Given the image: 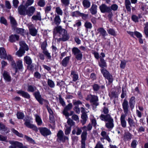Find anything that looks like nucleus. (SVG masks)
I'll use <instances>...</instances> for the list:
<instances>
[{"mask_svg":"<svg viewBox=\"0 0 148 148\" xmlns=\"http://www.w3.org/2000/svg\"><path fill=\"white\" fill-rule=\"evenodd\" d=\"M53 33L54 38L57 39L58 41H65L69 38L67 31L62 28L61 26L56 27L53 29Z\"/></svg>","mask_w":148,"mask_h":148,"instance_id":"obj_1","label":"nucleus"},{"mask_svg":"<svg viewBox=\"0 0 148 148\" xmlns=\"http://www.w3.org/2000/svg\"><path fill=\"white\" fill-rule=\"evenodd\" d=\"M122 107L125 114H122L120 117V121L121 126L124 128L126 126V122L125 117L129 112V105L128 102L126 99H124L122 103Z\"/></svg>","mask_w":148,"mask_h":148,"instance_id":"obj_2","label":"nucleus"},{"mask_svg":"<svg viewBox=\"0 0 148 148\" xmlns=\"http://www.w3.org/2000/svg\"><path fill=\"white\" fill-rule=\"evenodd\" d=\"M99 118L101 120L108 122L105 125L108 128L112 129L114 127V120L110 114L105 115L103 114H101Z\"/></svg>","mask_w":148,"mask_h":148,"instance_id":"obj_3","label":"nucleus"},{"mask_svg":"<svg viewBox=\"0 0 148 148\" xmlns=\"http://www.w3.org/2000/svg\"><path fill=\"white\" fill-rule=\"evenodd\" d=\"M86 100L89 101L92 104V106L96 107L99 105L98 102L99 99L98 97L94 95L90 94L88 95L86 98Z\"/></svg>","mask_w":148,"mask_h":148,"instance_id":"obj_4","label":"nucleus"},{"mask_svg":"<svg viewBox=\"0 0 148 148\" xmlns=\"http://www.w3.org/2000/svg\"><path fill=\"white\" fill-rule=\"evenodd\" d=\"M100 70L103 76L108 80L109 83H112L113 80L112 76L105 69H101Z\"/></svg>","mask_w":148,"mask_h":148,"instance_id":"obj_5","label":"nucleus"},{"mask_svg":"<svg viewBox=\"0 0 148 148\" xmlns=\"http://www.w3.org/2000/svg\"><path fill=\"white\" fill-rule=\"evenodd\" d=\"M11 65L12 67L15 70L14 75L17 72L18 69H22L23 68L22 62L21 60H19L16 62V63L14 61H12L11 62Z\"/></svg>","mask_w":148,"mask_h":148,"instance_id":"obj_6","label":"nucleus"},{"mask_svg":"<svg viewBox=\"0 0 148 148\" xmlns=\"http://www.w3.org/2000/svg\"><path fill=\"white\" fill-rule=\"evenodd\" d=\"M47 45V42L46 41H45L41 44V47L43 50V53L47 56L48 59L51 60V56L46 49Z\"/></svg>","mask_w":148,"mask_h":148,"instance_id":"obj_7","label":"nucleus"},{"mask_svg":"<svg viewBox=\"0 0 148 148\" xmlns=\"http://www.w3.org/2000/svg\"><path fill=\"white\" fill-rule=\"evenodd\" d=\"M57 140H59L60 141L64 142L66 140H68V138L64 135L63 131L62 130H60L57 133Z\"/></svg>","mask_w":148,"mask_h":148,"instance_id":"obj_8","label":"nucleus"},{"mask_svg":"<svg viewBox=\"0 0 148 148\" xmlns=\"http://www.w3.org/2000/svg\"><path fill=\"white\" fill-rule=\"evenodd\" d=\"M73 106L72 103H70L66 106L63 111V113L66 117V119H68L70 116V113L68 112V111L70 110Z\"/></svg>","mask_w":148,"mask_h":148,"instance_id":"obj_9","label":"nucleus"},{"mask_svg":"<svg viewBox=\"0 0 148 148\" xmlns=\"http://www.w3.org/2000/svg\"><path fill=\"white\" fill-rule=\"evenodd\" d=\"M101 12L103 13L110 12H111L110 7L108 6L105 4H102L99 6Z\"/></svg>","mask_w":148,"mask_h":148,"instance_id":"obj_10","label":"nucleus"},{"mask_svg":"<svg viewBox=\"0 0 148 148\" xmlns=\"http://www.w3.org/2000/svg\"><path fill=\"white\" fill-rule=\"evenodd\" d=\"M38 129L43 136H46L51 134V132L49 130L45 127H40Z\"/></svg>","mask_w":148,"mask_h":148,"instance_id":"obj_11","label":"nucleus"},{"mask_svg":"<svg viewBox=\"0 0 148 148\" xmlns=\"http://www.w3.org/2000/svg\"><path fill=\"white\" fill-rule=\"evenodd\" d=\"M82 129L83 131L81 135V141H86L87 139V134L86 126H84L82 127Z\"/></svg>","mask_w":148,"mask_h":148,"instance_id":"obj_12","label":"nucleus"},{"mask_svg":"<svg viewBox=\"0 0 148 148\" xmlns=\"http://www.w3.org/2000/svg\"><path fill=\"white\" fill-rule=\"evenodd\" d=\"M10 143L11 145L9 148H19L21 146V143L15 141H10Z\"/></svg>","mask_w":148,"mask_h":148,"instance_id":"obj_13","label":"nucleus"},{"mask_svg":"<svg viewBox=\"0 0 148 148\" xmlns=\"http://www.w3.org/2000/svg\"><path fill=\"white\" fill-rule=\"evenodd\" d=\"M38 101L39 102L40 104L42 105L43 103H45V106L46 104H49V101L43 99L41 96V95L40 94L39 92L38 91Z\"/></svg>","mask_w":148,"mask_h":148,"instance_id":"obj_14","label":"nucleus"},{"mask_svg":"<svg viewBox=\"0 0 148 148\" xmlns=\"http://www.w3.org/2000/svg\"><path fill=\"white\" fill-rule=\"evenodd\" d=\"M19 14L21 15L25 16L27 14V10L24 5L19 6L18 8Z\"/></svg>","mask_w":148,"mask_h":148,"instance_id":"obj_15","label":"nucleus"},{"mask_svg":"<svg viewBox=\"0 0 148 148\" xmlns=\"http://www.w3.org/2000/svg\"><path fill=\"white\" fill-rule=\"evenodd\" d=\"M28 26L30 34L33 36H36V34L37 31L34 25L31 24H29L28 25Z\"/></svg>","mask_w":148,"mask_h":148,"instance_id":"obj_16","label":"nucleus"},{"mask_svg":"<svg viewBox=\"0 0 148 148\" xmlns=\"http://www.w3.org/2000/svg\"><path fill=\"white\" fill-rule=\"evenodd\" d=\"M19 36L16 34H12L9 37V41L11 42H15L19 40Z\"/></svg>","mask_w":148,"mask_h":148,"instance_id":"obj_17","label":"nucleus"},{"mask_svg":"<svg viewBox=\"0 0 148 148\" xmlns=\"http://www.w3.org/2000/svg\"><path fill=\"white\" fill-rule=\"evenodd\" d=\"M24 124L28 128H32L34 130H36V126L32 124L30 120H27L25 121Z\"/></svg>","mask_w":148,"mask_h":148,"instance_id":"obj_18","label":"nucleus"},{"mask_svg":"<svg viewBox=\"0 0 148 148\" xmlns=\"http://www.w3.org/2000/svg\"><path fill=\"white\" fill-rule=\"evenodd\" d=\"M136 103L135 98L134 96L132 97L130 99L129 103L130 108L132 110L134 109Z\"/></svg>","mask_w":148,"mask_h":148,"instance_id":"obj_19","label":"nucleus"},{"mask_svg":"<svg viewBox=\"0 0 148 148\" xmlns=\"http://www.w3.org/2000/svg\"><path fill=\"white\" fill-rule=\"evenodd\" d=\"M24 62L26 63V64L29 65L28 67H30L31 69H32V68L34 67L32 65H31V64L32 63V60L29 57L26 56L24 57Z\"/></svg>","mask_w":148,"mask_h":148,"instance_id":"obj_20","label":"nucleus"},{"mask_svg":"<svg viewBox=\"0 0 148 148\" xmlns=\"http://www.w3.org/2000/svg\"><path fill=\"white\" fill-rule=\"evenodd\" d=\"M97 5L96 4H92L89 10L92 15L95 14L97 13Z\"/></svg>","mask_w":148,"mask_h":148,"instance_id":"obj_21","label":"nucleus"},{"mask_svg":"<svg viewBox=\"0 0 148 148\" xmlns=\"http://www.w3.org/2000/svg\"><path fill=\"white\" fill-rule=\"evenodd\" d=\"M7 53L5 49L3 47H0V56L1 58L5 59Z\"/></svg>","mask_w":148,"mask_h":148,"instance_id":"obj_22","label":"nucleus"},{"mask_svg":"<svg viewBox=\"0 0 148 148\" xmlns=\"http://www.w3.org/2000/svg\"><path fill=\"white\" fill-rule=\"evenodd\" d=\"M3 75L5 80L8 82H10L11 81V77L9 73L5 71H4Z\"/></svg>","mask_w":148,"mask_h":148,"instance_id":"obj_23","label":"nucleus"},{"mask_svg":"<svg viewBox=\"0 0 148 148\" xmlns=\"http://www.w3.org/2000/svg\"><path fill=\"white\" fill-rule=\"evenodd\" d=\"M97 31L100 33V35H101L103 38L108 35L106 31L103 27H100L98 29Z\"/></svg>","mask_w":148,"mask_h":148,"instance_id":"obj_24","label":"nucleus"},{"mask_svg":"<svg viewBox=\"0 0 148 148\" xmlns=\"http://www.w3.org/2000/svg\"><path fill=\"white\" fill-rule=\"evenodd\" d=\"M35 10V8L33 6H31L27 10V14L29 16L32 15Z\"/></svg>","mask_w":148,"mask_h":148,"instance_id":"obj_25","label":"nucleus"},{"mask_svg":"<svg viewBox=\"0 0 148 148\" xmlns=\"http://www.w3.org/2000/svg\"><path fill=\"white\" fill-rule=\"evenodd\" d=\"M81 118L82 120H81V122L82 125H84L86 123L88 118L86 113V112L83 113L82 115Z\"/></svg>","mask_w":148,"mask_h":148,"instance_id":"obj_26","label":"nucleus"},{"mask_svg":"<svg viewBox=\"0 0 148 148\" xmlns=\"http://www.w3.org/2000/svg\"><path fill=\"white\" fill-rule=\"evenodd\" d=\"M99 65L102 69H105L104 67H106L107 65L106 62L102 58H100V62H99Z\"/></svg>","mask_w":148,"mask_h":148,"instance_id":"obj_27","label":"nucleus"},{"mask_svg":"<svg viewBox=\"0 0 148 148\" xmlns=\"http://www.w3.org/2000/svg\"><path fill=\"white\" fill-rule=\"evenodd\" d=\"M17 93L21 94L23 97L27 99L29 98L30 97L29 95L27 92L22 90H19L17 92Z\"/></svg>","mask_w":148,"mask_h":148,"instance_id":"obj_28","label":"nucleus"},{"mask_svg":"<svg viewBox=\"0 0 148 148\" xmlns=\"http://www.w3.org/2000/svg\"><path fill=\"white\" fill-rule=\"evenodd\" d=\"M125 5L127 11L130 12L131 10V3L130 0H125Z\"/></svg>","mask_w":148,"mask_h":148,"instance_id":"obj_29","label":"nucleus"},{"mask_svg":"<svg viewBox=\"0 0 148 148\" xmlns=\"http://www.w3.org/2000/svg\"><path fill=\"white\" fill-rule=\"evenodd\" d=\"M132 135L130 133H125L124 136V140L125 141L130 140L132 138Z\"/></svg>","mask_w":148,"mask_h":148,"instance_id":"obj_30","label":"nucleus"},{"mask_svg":"<svg viewBox=\"0 0 148 148\" xmlns=\"http://www.w3.org/2000/svg\"><path fill=\"white\" fill-rule=\"evenodd\" d=\"M70 58V56H67L63 59L61 62L63 66L66 67L67 66Z\"/></svg>","mask_w":148,"mask_h":148,"instance_id":"obj_31","label":"nucleus"},{"mask_svg":"<svg viewBox=\"0 0 148 148\" xmlns=\"http://www.w3.org/2000/svg\"><path fill=\"white\" fill-rule=\"evenodd\" d=\"M19 45L21 47L20 48L24 50L27 51L28 50V48L27 45L23 41H21L19 42Z\"/></svg>","mask_w":148,"mask_h":148,"instance_id":"obj_32","label":"nucleus"},{"mask_svg":"<svg viewBox=\"0 0 148 148\" xmlns=\"http://www.w3.org/2000/svg\"><path fill=\"white\" fill-rule=\"evenodd\" d=\"M10 18L12 26L14 28L16 27L17 25V23L16 20L14 18L11 16L10 17Z\"/></svg>","mask_w":148,"mask_h":148,"instance_id":"obj_33","label":"nucleus"},{"mask_svg":"<svg viewBox=\"0 0 148 148\" xmlns=\"http://www.w3.org/2000/svg\"><path fill=\"white\" fill-rule=\"evenodd\" d=\"M71 75L73 78V81L75 82L77 80L78 76L75 72L74 71H71Z\"/></svg>","mask_w":148,"mask_h":148,"instance_id":"obj_34","label":"nucleus"},{"mask_svg":"<svg viewBox=\"0 0 148 148\" xmlns=\"http://www.w3.org/2000/svg\"><path fill=\"white\" fill-rule=\"evenodd\" d=\"M51 6L50 4H47L44 8L45 13L47 15L49 13L51 9Z\"/></svg>","mask_w":148,"mask_h":148,"instance_id":"obj_35","label":"nucleus"},{"mask_svg":"<svg viewBox=\"0 0 148 148\" xmlns=\"http://www.w3.org/2000/svg\"><path fill=\"white\" fill-rule=\"evenodd\" d=\"M25 52V50L20 48L19 50L16 52V55L18 57H21L23 55Z\"/></svg>","mask_w":148,"mask_h":148,"instance_id":"obj_36","label":"nucleus"},{"mask_svg":"<svg viewBox=\"0 0 148 148\" xmlns=\"http://www.w3.org/2000/svg\"><path fill=\"white\" fill-rule=\"evenodd\" d=\"M82 3L85 8H89L90 5V3L88 0H84L82 1Z\"/></svg>","mask_w":148,"mask_h":148,"instance_id":"obj_37","label":"nucleus"},{"mask_svg":"<svg viewBox=\"0 0 148 148\" xmlns=\"http://www.w3.org/2000/svg\"><path fill=\"white\" fill-rule=\"evenodd\" d=\"M72 52L73 55H76L81 53V51L77 48L74 47L72 49Z\"/></svg>","mask_w":148,"mask_h":148,"instance_id":"obj_38","label":"nucleus"},{"mask_svg":"<svg viewBox=\"0 0 148 148\" xmlns=\"http://www.w3.org/2000/svg\"><path fill=\"white\" fill-rule=\"evenodd\" d=\"M11 131L14 134L18 137H23V134L19 133L18 131L15 130L14 128H12L11 129Z\"/></svg>","mask_w":148,"mask_h":148,"instance_id":"obj_39","label":"nucleus"},{"mask_svg":"<svg viewBox=\"0 0 148 148\" xmlns=\"http://www.w3.org/2000/svg\"><path fill=\"white\" fill-rule=\"evenodd\" d=\"M54 21L55 23L57 25H58L60 23L61 20L60 16L58 15H56L54 19Z\"/></svg>","mask_w":148,"mask_h":148,"instance_id":"obj_40","label":"nucleus"},{"mask_svg":"<svg viewBox=\"0 0 148 148\" xmlns=\"http://www.w3.org/2000/svg\"><path fill=\"white\" fill-rule=\"evenodd\" d=\"M128 122L129 124L130 127H135V123L134 120L129 117L128 119Z\"/></svg>","mask_w":148,"mask_h":148,"instance_id":"obj_41","label":"nucleus"},{"mask_svg":"<svg viewBox=\"0 0 148 148\" xmlns=\"http://www.w3.org/2000/svg\"><path fill=\"white\" fill-rule=\"evenodd\" d=\"M24 138L29 143L34 144L36 143L35 141L32 138L26 136L25 135Z\"/></svg>","mask_w":148,"mask_h":148,"instance_id":"obj_42","label":"nucleus"},{"mask_svg":"<svg viewBox=\"0 0 148 148\" xmlns=\"http://www.w3.org/2000/svg\"><path fill=\"white\" fill-rule=\"evenodd\" d=\"M45 4L46 2L45 0H39L38 2V5L40 7H44Z\"/></svg>","mask_w":148,"mask_h":148,"instance_id":"obj_43","label":"nucleus"},{"mask_svg":"<svg viewBox=\"0 0 148 148\" xmlns=\"http://www.w3.org/2000/svg\"><path fill=\"white\" fill-rule=\"evenodd\" d=\"M0 128L4 131H7V133H8L10 132V130L8 129V128L5 127V126L3 124L1 123H0Z\"/></svg>","mask_w":148,"mask_h":148,"instance_id":"obj_44","label":"nucleus"},{"mask_svg":"<svg viewBox=\"0 0 148 148\" xmlns=\"http://www.w3.org/2000/svg\"><path fill=\"white\" fill-rule=\"evenodd\" d=\"M48 85L51 88H53L55 86L54 82L51 80L48 79L47 81Z\"/></svg>","mask_w":148,"mask_h":148,"instance_id":"obj_45","label":"nucleus"},{"mask_svg":"<svg viewBox=\"0 0 148 148\" xmlns=\"http://www.w3.org/2000/svg\"><path fill=\"white\" fill-rule=\"evenodd\" d=\"M56 12L58 14L60 15H62L63 14V12L60 7H57L56 8Z\"/></svg>","mask_w":148,"mask_h":148,"instance_id":"obj_46","label":"nucleus"},{"mask_svg":"<svg viewBox=\"0 0 148 148\" xmlns=\"http://www.w3.org/2000/svg\"><path fill=\"white\" fill-rule=\"evenodd\" d=\"M107 32L109 34L113 36H115L116 33L115 30L113 29L110 28L107 30Z\"/></svg>","mask_w":148,"mask_h":148,"instance_id":"obj_47","label":"nucleus"},{"mask_svg":"<svg viewBox=\"0 0 148 148\" xmlns=\"http://www.w3.org/2000/svg\"><path fill=\"white\" fill-rule=\"evenodd\" d=\"M84 25L86 29H91L92 27V24L88 21L85 23Z\"/></svg>","mask_w":148,"mask_h":148,"instance_id":"obj_48","label":"nucleus"},{"mask_svg":"<svg viewBox=\"0 0 148 148\" xmlns=\"http://www.w3.org/2000/svg\"><path fill=\"white\" fill-rule=\"evenodd\" d=\"M94 91H98L100 88V86L97 84H94L92 86Z\"/></svg>","mask_w":148,"mask_h":148,"instance_id":"obj_49","label":"nucleus"},{"mask_svg":"<svg viewBox=\"0 0 148 148\" xmlns=\"http://www.w3.org/2000/svg\"><path fill=\"white\" fill-rule=\"evenodd\" d=\"M126 63L127 61L125 60L121 61L120 64V68L123 69H124L125 67Z\"/></svg>","mask_w":148,"mask_h":148,"instance_id":"obj_50","label":"nucleus"},{"mask_svg":"<svg viewBox=\"0 0 148 148\" xmlns=\"http://www.w3.org/2000/svg\"><path fill=\"white\" fill-rule=\"evenodd\" d=\"M62 3L65 6H68L69 4L70 0H61Z\"/></svg>","mask_w":148,"mask_h":148,"instance_id":"obj_51","label":"nucleus"},{"mask_svg":"<svg viewBox=\"0 0 148 148\" xmlns=\"http://www.w3.org/2000/svg\"><path fill=\"white\" fill-rule=\"evenodd\" d=\"M17 116L18 119H22L24 117V115L22 112H18L17 114Z\"/></svg>","mask_w":148,"mask_h":148,"instance_id":"obj_52","label":"nucleus"},{"mask_svg":"<svg viewBox=\"0 0 148 148\" xmlns=\"http://www.w3.org/2000/svg\"><path fill=\"white\" fill-rule=\"evenodd\" d=\"M137 142L136 140H132L131 143V147L133 148H136L137 145Z\"/></svg>","mask_w":148,"mask_h":148,"instance_id":"obj_53","label":"nucleus"},{"mask_svg":"<svg viewBox=\"0 0 148 148\" xmlns=\"http://www.w3.org/2000/svg\"><path fill=\"white\" fill-rule=\"evenodd\" d=\"M110 7L111 10H113L114 11L117 10L118 7V5L116 4H113Z\"/></svg>","mask_w":148,"mask_h":148,"instance_id":"obj_54","label":"nucleus"},{"mask_svg":"<svg viewBox=\"0 0 148 148\" xmlns=\"http://www.w3.org/2000/svg\"><path fill=\"white\" fill-rule=\"evenodd\" d=\"M67 123L71 127V126H73L75 124V122L70 118H69L68 119Z\"/></svg>","mask_w":148,"mask_h":148,"instance_id":"obj_55","label":"nucleus"},{"mask_svg":"<svg viewBox=\"0 0 148 148\" xmlns=\"http://www.w3.org/2000/svg\"><path fill=\"white\" fill-rule=\"evenodd\" d=\"M36 89V88L35 87H34L31 85L29 86L27 90L29 91L33 92Z\"/></svg>","mask_w":148,"mask_h":148,"instance_id":"obj_56","label":"nucleus"},{"mask_svg":"<svg viewBox=\"0 0 148 148\" xmlns=\"http://www.w3.org/2000/svg\"><path fill=\"white\" fill-rule=\"evenodd\" d=\"M0 22L5 25H7V23L6 20L3 17H1L0 18Z\"/></svg>","mask_w":148,"mask_h":148,"instance_id":"obj_57","label":"nucleus"},{"mask_svg":"<svg viewBox=\"0 0 148 148\" xmlns=\"http://www.w3.org/2000/svg\"><path fill=\"white\" fill-rule=\"evenodd\" d=\"M24 29L22 28H17L16 32L17 33L23 34L24 33Z\"/></svg>","mask_w":148,"mask_h":148,"instance_id":"obj_58","label":"nucleus"},{"mask_svg":"<svg viewBox=\"0 0 148 148\" xmlns=\"http://www.w3.org/2000/svg\"><path fill=\"white\" fill-rule=\"evenodd\" d=\"M75 58L77 59V60H82L83 55L82 53H80L75 56Z\"/></svg>","mask_w":148,"mask_h":148,"instance_id":"obj_59","label":"nucleus"},{"mask_svg":"<svg viewBox=\"0 0 148 148\" xmlns=\"http://www.w3.org/2000/svg\"><path fill=\"white\" fill-rule=\"evenodd\" d=\"M80 14V12L78 11H76L74 12H73L71 13V16L73 17H77V16L78 15H79Z\"/></svg>","mask_w":148,"mask_h":148,"instance_id":"obj_60","label":"nucleus"},{"mask_svg":"<svg viewBox=\"0 0 148 148\" xmlns=\"http://www.w3.org/2000/svg\"><path fill=\"white\" fill-rule=\"evenodd\" d=\"M76 134L77 135H80L82 132V127L81 128L76 127Z\"/></svg>","mask_w":148,"mask_h":148,"instance_id":"obj_61","label":"nucleus"},{"mask_svg":"<svg viewBox=\"0 0 148 148\" xmlns=\"http://www.w3.org/2000/svg\"><path fill=\"white\" fill-rule=\"evenodd\" d=\"M132 19L135 22H138V17L136 15H133L132 17Z\"/></svg>","mask_w":148,"mask_h":148,"instance_id":"obj_62","label":"nucleus"},{"mask_svg":"<svg viewBox=\"0 0 148 148\" xmlns=\"http://www.w3.org/2000/svg\"><path fill=\"white\" fill-rule=\"evenodd\" d=\"M59 100L60 103L62 104L63 106H64L65 105V102L60 95L59 96Z\"/></svg>","mask_w":148,"mask_h":148,"instance_id":"obj_63","label":"nucleus"},{"mask_svg":"<svg viewBox=\"0 0 148 148\" xmlns=\"http://www.w3.org/2000/svg\"><path fill=\"white\" fill-rule=\"evenodd\" d=\"M94 148H104L103 145L100 143L98 142L96 144Z\"/></svg>","mask_w":148,"mask_h":148,"instance_id":"obj_64","label":"nucleus"}]
</instances>
